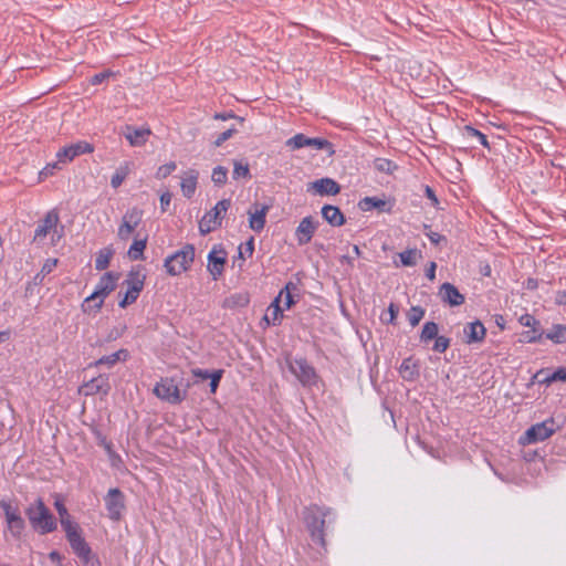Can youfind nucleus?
<instances>
[{"label": "nucleus", "instance_id": "27", "mask_svg": "<svg viewBox=\"0 0 566 566\" xmlns=\"http://www.w3.org/2000/svg\"><path fill=\"white\" fill-rule=\"evenodd\" d=\"M322 216L333 227H340L345 223V217L336 206L325 205L322 208Z\"/></svg>", "mask_w": 566, "mask_h": 566}, {"label": "nucleus", "instance_id": "8", "mask_svg": "<svg viewBox=\"0 0 566 566\" xmlns=\"http://www.w3.org/2000/svg\"><path fill=\"white\" fill-rule=\"evenodd\" d=\"M556 431L554 419H547L543 422L533 424L528 428L524 436L521 437L522 444H531L539 441H544L549 438Z\"/></svg>", "mask_w": 566, "mask_h": 566}, {"label": "nucleus", "instance_id": "37", "mask_svg": "<svg viewBox=\"0 0 566 566\" xmlns=\"http://www.w3.org/2000/svg\"><path fill=\"white\" fill-rule=\"evenodd\" d=\"M374 168L379 172L391 175L397 169V165L386 158H376L374 160Z\"/></svg>", "mask_w": 566, "mask_h": 566}, {"label": "nucleus", "instance_id": "46", "mask_svg": "<svg viewBox=\"0 0 566 566\" xmlns=\"http://www.w3.org/2000/svg\"><path fill=\"white\" fill-rule=\"evenodd\" d=\"M227 168L222 166H217L212 171L211 179L217 186H222L227 182Z\"/></svg>", "mask_w": 566, "mask_h": 566}, {"label": "nucleus", "instance_id": "9", "mask_svg": "<svg viewBox=\"0 0 566 566\" xmlns=\"http://www.w3.org/2000/svg\"><path fill=\"white\" fill-rule=\"evenodd\" d=\"M285 145L291 150L301 149L303 147H313L315 149H324L328 153V155H333L335 153L332 143H329L327 139L311 138L304 134H296L295 136L289 138Z\"/></svg>", "mask_w": 566, "mask_h": 566}, {"label": "nucleus", "instance_id": "55", "mask_svg": "<svg viewBox=\"0 0 566 566\" xmlns=\"http://www.w3.org/2000/svg\"><path fill=\"white\" fill-rule=\"evenodd\" d=\"M81 562L84 564V566H101V562L96 556L92 554V552L88 553L87 556L82 557Z\"/></svg>", "mask_w": 566, "mask_h": 566}, {"label": "nucleus", "instance_id": "38", "mask_svg": "<svg viewBox=\"0 0 566 566\" xmlns=\"http://www.w3.org/2000/svg\"><path fill=\"white\" fill-rule=\"evenodd\" d=\"M60 522H61L62 528L64 530V532L66 534V538H70L73 535L75 536L81 533L78 524L75 523L74 521H72L71 516L65 517L64 520H61Z\"/></svg>", "mask_w": 566, "mask_h": 566}, {"label": "nucleus", "instance_id": "40", "mask_svg": "<svg viewBox=\"0 0 566 566\" xmlns=\"http://www.w3.org/2000/svg\"><path fill=\"white\" fill-rule=\"evenodd\" d=\"M253 251H254V245H253V239L252 238L245 243L244 247L243 245L239 247L238 256L241 260V262L239 263V268L240 269H242L244 260L247 258H251L252 256Z\"/></svg>", "mask_w": 566, "mask_h": 566}, {"label": "nucleus", "instance_id": "5", "mask_svg": "<svg viewBox=\"0 0 566 566\" xmlns=\"http://www.w3.org/2000/svg\"><path fill=\"white\" fill-rule=\"evenodd\" d=\"M59 214L54 210L49 211L45 217L38 224L33 241L35 243H43L48 235H51L52 244L61 239L62 232L57 230Z\"/></svg>", "mask_w": 566, "mask_h": 566}, {"label": "nucleus", "instance_id": "33", "mask_svg": "<svg viewBox=\"0 0 566 566\" xmlns=\"http://www.w3.org/2000/svg\"><path fill=\"white\" fill-rule=\"evenodd\" d=\"M147 239H136L128 250V256L136 261L142 260L144 256V250L146 249Z\"/></svg>", "mask_w": 566, "mask_h": 566}, {"label": "nucleus", "instance_id": "15", "mask_svg": "<svg viewBox=\"0 0 566 566\" xmlns=\"http://www.w3.org/2000/svg\"><path fill=\"white\" fill-rule=\"evenodd\" d=\"M123 135L132 147H142L148 142L151 130L148 127L126 125L123 128Z\"/></svg>", "mask_w": 566, "mask_h": 566}, {"label": "nucleus", "instance_id": "44", "mask_svg": "<svg viewBox=\"0 0 566 566\" xmlns=\"http://www.w3.org/2000/svg\"><path fill=\"white\" fill-rule=\"evenodd\" d=\"M232 177L234 179H239V178H248L250 177V169H249V165L248 164H244L242 161H234L233 163V172H232Z\"/></svg>", "mask_w": 566, "mask_h": 566}, {"label": "nucleus", "instance_id": "64", "mask_svg": "<svg viewBox=\"0 0 566 566\" xmlns=\"http://www.w3.org/2000/svg\"><path fill=\"white\" fill-rule=\"evenodd\" d=\"M555 303L558 305H566V290L556 292Z\"/></svg>", "mask_w": 566, "mask_h": 566}, {"label": "nucleus", "instance_id": "42", "mask_svg": "<svg viewBox=\"0 0 566 566\" xmlns=\"http://www.w3.org/2000/svg\"><path fill=\"white\" fill-rule=\"evenodd\" d=\"M539 381L545 384H551L553 381H566V367L556 369L553 374L541 378Z\"/></svg>", "mask_w": 566, "mask_h": 566}, {"label": "nucleus", "instance_id": "11", "mask_svg": "<svg viewBox=\"0 0 566 566\" xmlns=\"http://www.w3.org/2000/svg\"><path fill=\"white\" fill-rule=\"evenodd\" d=\"M105 506L108 517L113 521H119L125 510L123 492L117 488L109 489L105 496Z\"/></svg>", "mask_w": 566, "mask_h": 566}, {"label": "nucleus", "instance_id": "50", "mask_svg": "<svg viewBox=\"0 0 566 566\" xmlns=\"http://www.w3.org/2000/svg\"><path fill=\"white\" fill-rule=\"evenodd\" d=\"M222 375H223V370L222 369H218V370H214L212 373V376L209 378L210 379V392L211 394H214L218 389V386H219V382L222 378Z\"/></svg>", "mask_w": 566, "mask_h": 566}, {"label": "nucleus", "instance_id": "10", "mask_svg": "<svg viewBox=\"0 0 566 566\" xmlns=\"http://www.w3.org/2000/svg\"><path fill=\"white\" fill-rule=\"evenodd\" d=\"M153 391L159 399L170 403H180L185 399V394H181L172 378H163Z\"/></svg>", "mask_w": 566, "mask_h": 566}, {"label": "nucleus", "instance_id": "62", "mask_svg": "<svg viewBox=\"0 0 566 566\" xmlns=\"http://www.w3.org/2000/svg\"><path fill=\"white\" fill-rule=\"evenodd\" d=\"M424 192H426V196L428 197V199H430V200H431L432 205H433L434 207H437V206H438V203H439V200H438V198H437V196H436L434 191L432 190V188H431V187H429V186H426Z\"/></svg>", "mask_w": 566, "mask_h": 566}, {"label": "nucleus", "instance_id": "49", "mask_svg": "<svg viewBox=\"0 0 566 566\" xmlns=\"http://www.w3.org/2000/svg\"><path fill=\"white\" fill-rule=\"evenodd\" d=\"M433 345V350L444 353L450 346V339L444 336H437Z\"/></svg>", "mask_w": 566, "mask_h": 566}, {"label": "nucleus", "instance_id": "39", "mask_svg": "<svg viewBox=\"0 0 566 566\" xmlns=\"http://www.w3.org/2000/svg\"><path fill=\"white\" fill-rule=\"evenodd\" d=\"M463 135L468 138L475 137L476 139H479L481 145H483L486 148H490L486 136L483 133H481L480 130L475 129L474 127L469 126V125L464 126Z\"/></svg>", "mask_w": 566, "mask_h": 566}, {"label": "nucleus", "instance_id": "4", "mask_svg": "<svg viewBox=\"0 0 566 566\" xmlns=\"http://www.w3.org/2000/svg\"><path fill=\"white\" fill-rule=\"evenodd\" d=\"M145 279L146 276L140 270H132L128 273L127 277L123 282V285L126 286V292L118 302V305L122 308H125L126 306L136 302L144 289Z\"/></svg>", "mask_w": 566, "mask_h": 566}, {"label": "nucleus", "instance_id": "14", "mask_svg": "<svg viewBox=\"0 0 566 566\" xmlns=\"http://www.w3.org/2000/svg\"><path fill=\"white\" fill-rule=\"evenodd\" d=\"M0 507L4 512L8 528L11 534L15 537L20 536L24 528V521L21 517L19 510L17 507H12L10 503L4 501L0 502Z\"/></svg>", "mask_w": 566, "mask_h": 566}, {"label": "nucleus", "instance_id": "18", "mask_svg": "<svg viewBox=\"0 0 566 566\" xmlns=\"http://www.w3.org/2000/svg\"><path fill=\"white\" fill-rule=\"evenodd\" d=\"M119 275L113 272L105 273L95 286L92 293L93 297L105 300L116 287V281Z\"/></svg>", "mask_w": 566, "mask_h": 566}, {"label": "nucleus", "instance_id": "12", "mask_svg": "<svg viewBox=\"0 0 566 566\" xmlns=\"http://www.w3.org/2000/svg\"><path fill=\"white\" fill-rule=\"evenodd\" d=\"M94 151V146L87 142L81 140L75 144L65 146L56 153L59 163L67 164L74 160L77 156L83 154H91Z\"/></svg>", "mask_w": 566, "mask_h": 566}, {"label": "nucleus", "instance_id": "7", "mask_svg": "<svg viewBox=\"0 0 566 566\" xmlns=\"http://www.w3.org/2000/svg\"><path fill=\"white\" fill-rule=\"evenodd\" d=\"M289 369L298 379L303 386H314L318 381V376L313 366L306 359L295 358L287 360Z\"/></svg>", "mask_w": 566, "mask_h": 566}, {"label": "nucleus", "instance_id": "28", "mask_svg": "<svg viewBox=\"0 0 566 566\" xmlns=\"http://www.w3.org/2000/svg\"><path fill=\"white\" fill-rule=\"evenodd\" d=\"M400 376L408 381H413L419 377V364L412 357L402 360L399 367Z\"/></svg>", "mask_w": 566, "mask_h": 566}, {"label": "nucleus", "instance_id": "25", "mask_svg": "<svg viewBox=\"0 0 566 566\" xmlns=\"http://www.w3.org/2000/svg\"><path fill=\"white\" fill-rule=\"evenodd\" d=\"M250 294L248 292H235L223 300L222 306L229 310H237L248 306Z\"/></svg>", "mask_w": 566, "mask_h": 566}, {"label": "nucleus", "instance_id": "61", "mask_svg": "<svg viewBox=\"0 0 566 566\" xmlns=\"http://www.w3.org/2000/svg\"><path fill=\"white\" fill-rule=\"evenodd\" d=\"M171 201V193L169 191H166L161 193L160 196V206L163 211H166L167 207L169 206Z\"/></svg>", "mask_w": 566, "mask_h": 566}, {"label": "nucleus", "instance_id": "30", "mask_svg": "<svg viewBox=\"0 0 566 566\" xmlns=\"http://www.w3.org/2000/svg\"><path fill=\"white\" fill-rule=\"evenodd\" d=\"M127 358H128L127 349H119L111 355L101 357L99 359L90 364V367L92 368V367H98V366L105 365L108 368H112L118 361H120V360L125 361Z\"/></svg>", "mask_w": 566, "mask_h": 566}, {"label": "nucleus", "instance_id": "51", "mask_svg": "<svg viewBox=\"0 0 566 566\" xmlns=\"http://www.w3.org/2000/svg\"><path fill=\"white\" fill-rule=\"evenodd\" d=\"M235 133L234 128H229L226 132L221 133L217 139L214 140V146L220 147L226 140L231 138L233 134Z\"/></svg>", "mask_w": 566, "mask_h": 566}, {"label": "nucleus", "instance_id": "60", "mask_svg": "<svg viewBox=\"0 0 566 566\" xmlns=\"http://www.w3.org/2000/svg\"><path fill=\"white\" fill-rule=\"evenodd\" d=\"M388 313H389V319H388V322H389L390 324H394V323H395V319H396V317H397V315H398V313H399V308H398V306H397L396 304H394V303H390V305H389V307H388Z\"/></svg>", "mask_w": 566, "mask_h": 566}, {"label": "nucleus", "instance_id": "36", "mask_svg": "<svg viewBox=\"0 0 566 566\" xmlns=\"http://www.w3.org/2000/svg\"><path fill=\"white\" fill-rule=\"evenodd\" d=\"M296 290L294 283H287L285 287L279 293L276 297H281V302L284 303L285 308H290L294 304L293 291Z\"/></svg>", "mask_w": 566, "mask_h": 566}, {"label": "nucleus", "instance_id": "53", "mask_svg": "<svg viewBox=\"0 0 566 566\" xmlns=\"http://www.w3.org/2000/svg\"><path fill=\"white\" fill-rule=\"evenodd\" d=\"M54 506L59 513V516H60V521L61 520H64L65 517H70L71 515L69 514V511L65 507L64 503L60 500V499H56L55 502H54Z\"/></svg>", "mask_w": 566, "mask_h": 566}, {"label": "nucleus", "instance_id": "58", "mask_svg": "<svg viewBox=\"0 0 566 566\" xmlns=\"http://www.w3.org/2000/svg\"><path fill=\"white\" fill-rule=\"evenodd\" d=\"M111 72L108 71H105V72H101L98 74H95L92 78H91V84L93 85H98L101 83H103L106 78H108L111 76Z\"/></svg>", "mask_w": 566, "mask_h": 566}, {"label": "nucleus", "instance_id": "56", "mask_svg": "<svg viewBox=\"0 0 566 566\" xmlns=\"http://www.w3.org/2000/svg\"><path fill=\"white\" fill-rule=\"evenodd\" d=\"M57 163L54 164H48L41 171H40V178H46L49 176H52L54 174V170L59 168Z\"/></svg>", "mask_w": 566, "mask_h": 566}, {"label": "nucleus", "instance_id": "59", "mask_svg": "<svg viewBox=\"0 0 566 566\" xmlns=\"http://www.w3.org/2000/svg\"><path fill=\"white\" fill-rule=\"evenodd\" d=\"M191 374L195 377H198V378H201V379H209L212 376V373H210L209 370H203V369H200V368L192 369Z\"/></svg>", "mask_w": 566, "mask_h": 566}, {"label": "nucleus", "instance_id": "1", "mask_svg": "<svg viewBox=\"0 0 566 566\" xmlns=\"http://www.w3.org/2000/svg\"><path fill=\"white\" fill-rule=\"evenodd\" d=\"M303 515L312 541L325 548V524L326 522L332 523L335 521V514L332 509L313 504L305 507Z\"/></svg>", "mask_w": 566, "mask_h": 566}, {"label": "nucleus", "instance_id": "19", "mask_svg": "<svg viewBox=\"0 0 566 566\" xmlns=\"http://www.w3.org/2000/svg\"><path fill=\"white\" fill-rule=\"evenodd\" d=\"M307 190H313L319 196H335L339 193L340 186L334 179L326 177L311 182Z\"/></svg>", "mask_w": 566, "mask_h": 566}, {"label": "nucleus", "instance_id": "63", "mask_svg": "<svg viewBox=\"0 0 566 566\" xmlns=\"http://www.w3.org/2000/svg\"><path fill=\"white\" fill-rule=\"evenodd\" d=\"M427 235L433 244H439L441 241L446 240L443 235L433 231L429 232Z\"/></svg>", "mask_w": 566, "mask_h": 566}, {"label": "nucleus", "instance_id": "52", "mask_svg": "<svg viewBox=\"0 0 566 566\" xmlns=\"http://www.w3.org/2000/svg\"><path fill=\"white\" fill-rule=\"evenodd\" d=\"M520 323L523 326L532 327L534 328L536 325H538V321L533 315L524 314L520 317Z\"/></svg>", "mask_w": 566, "mask_h": 566}, {"label": "nucleus", "instance_id": "35", "mask_svg": "<svg viewBox=\"0 0 566 566\" xmlns=\"http://www.w3.org/2000/svg\"><path fill=\"white\" fill-rule=\"evenodd\" d=\"M112 256L113 250L111 248L99 250L95 259V269L98 271L105 270L109 265Z\"/></svg>", "mask_w": 566, "mask_h": 566}, {"label": "nucleus", "instance_id": "41", "mask_svg": "<svg viewBox=\"0 0 566 566\" xmlns=\"http://www.w3.org/2000/svg\"><path fill=\"white\" fill-rule=\"evenodd\" d=\"M127 175H128L127 165L120 166L119 168H117V170L115 171V174L112 176V179H111L112 187L115 189L118 188L123 184V181L125 180Z\"/></svg>", "mask_w": 566, "mask_h": 566}, {"label": "nucleus", "instance_id": "34", "mask_svg": "<svg viewBox=\"0 0 566 566\" xmlns=\"http://www.w3.org/2000/svg\"><path fill=\"white\" fill-rule=\"evenodd\" d=\"M439 327L438 324L434 322H427L424 323L421 334H420V340L422 343H429L430 340L434 339L438 336Z\"/></svg>", "mask_w": 566, "mask_h": 566}, {"label": "nucleus", "instance_id": "43", "mask_svg": "<svg viewBox=\"0 0 566 566\" xmlns=\"http://www.w3.org/2000/svg\"><path fill=\"white\" fill-rule=\"evenodd\" d=\"M424 316V310L420 306H412L407 314L411 326H417Z\"/></svg>", "mask_w": 566, "mask_h": 566}, {"label": "nucleus", "instance_id": "17", "mask_svg": "<svg viewBox=\"0 0 566 566\" xmlns=\"http://www.w3.org/2000/svg\"><path fill=\"white\" fill-rule=\"evenodd\" d=\"M226 264V252L220 247L214 245L208 254V271L213 280H217L223 272Z\"/></svg>", "mask_w": 566, "mask_h": 566}, {"label": "nucleus", "instance_id": "48", "mask_svg": "<svg viewBox=\"0 0 566 566\" xmlns=\"http://www.w3.org/2000/svg\"><path fill=\"white\" fill-rule=\"evenodd\" d=\"M176 169V164L174 161L167 163L160 167H158L156 171V178L157 179H165L167 178L174 170Z\"/></svg>", "mask_w": 566, "mask_h": 566}, {"label": "nucleus", "instance_id": "16", "mask_svg": "<svg viewBox=\"0 0 566 566\" xmlns=\"http://www.w3.org/2000/svg\"><path fill=\"white\" fill-rule=\"evenodd\" d=\"M317 227L318 221H316L313 217L308 216L303 218L295 230V238L297 243L300 245L307 244L312 240Z\"/></svg>", "mask_w": 566, "mask_h": 566}, {"label": "nucleus", "instance_id": "45", "mask_svg": "<svg viewBox=\"0 0 566 566\" xmlns=\"http://www.w3.org/2000/svg\"><path fill=\"white\" fill-rule=\"evenodd\" d=\"M546 338L551 339L555 344H562V343L566 342V334L562 329H558V324H556L546 334Z\"/></svg>", "mask_w": 566, "mask_h": 566}, {"label": "nucleus", "instance_id": "24", "mask_svg": "<svg viewBox=\"0 0 566 566\" xmlns=\"http://www.w3.org/2000/svg\"><path fill=\"white\" fill-rule=\"evenodd\" d=\"M358 207L361 211H371L377 209L378 211H391V205L378 197H365L358 202Z\"/></svg>", "mask_w": 566, "mask_h": 566}, {"label": "nucleus", "instance_id": "26", "mask_svg": "<svg viewBox=\"0 0 566 566\" xmlns=\"http://www.w3.org/2000/svg\"><path fill=\"white\" fill-rule=\"evenodd\" d=\"M198 171L190 169L185 172V176L181 178L180 187L182 195L186 198H191L197 189L198 181Z\"/></svg>", "mask_w": 566, "mask_h": 566}, {"label": "nucleus", "instance_id": "29", "mask_svg": "<svg viewBox=\"0 0 566 566\" xmlns=\"http://www.w3.org/2000/svg\"><path fill=\"white\" fill-rule=\"evenodd\" d=\"M281 297H275L266 308L263 319L268 325H277L283 317V308L281 307Z\"/></svg>", "mask_w": 566, "mask_h": 566}, {"label": "nucleus", "instance_id": "6", "mask_svg": "<svg viewBox=\"0 0 566 566\" xmlns=\"http://www.w3.org/2000/svg\"><path fill=\"white\" fill-rule=\"evenodd\" d=\"M230 206V199H222L210 211H208L199 221L200 233L207 234L220 227L221 220Z\"/></svg>", "mask_w": 566, "mask_h": 566}, {"label": "nucleus", "instance_id": "20", "mask_svg": "<svg viewBox=\"0 0 566 566\" xmlns=\"http://www.w3.org/2000/svg\"><path fill=\"white\" fill-rule=\"evenodd\" d=\"M270 207L266 205H254L253 208L248 210L249 214V227L255 231L260 232L263 230L265 226V218L268 214Z\"/></svg>", "mask_w": 566, "mask_h": 566}, {"label": "nucleus", "instance_id": "57", "mask_svg": "<svg viewBox=\"0 0 566 566\" xmlns=\"http://www.w3.org/2000/svg\"><path fill=\"white\" fill-rule=\"evenodd\" d=\"M542 333H538L536 327H534L531 332H526L524 334V337L526 339V342L528 343H535V342H539L541 338H542Z\"/></svg>", "mask_w": 566, "mask_h": 566}, {"label": "nucleus", "instance_id": "31", "mask_svg": "<svg viewBox=\"0 0 566 566\" xmlns=\"http://www.w3.org/2000/svg\"><path fill=\"white\" fill-rule=\"evenodd\" d=\"M67 541L73 552L77 555L80 559L84 556H87V554L92 552L91 547L82 537L81 533L75 536L73 535L72 537L67 538Z\"/></svg>", "mask_w": 566, "mask_h": 566}, {"label": "nucleus", "instance_id": "3", "mask_svg": "<svg viewBox=\"0 0 566 566\" xmlns=\"http://www.w3.org/2000/svg\"><path fill=\"white\" fill-rule=\"evenodd\" d=\"M195 261V247L185 244L180 250L165 259L164 266L171 276L180 275L187 272Z\"/></svg>", "mask_w": 566, "mask_h": 566}, {"label": "nucleus", "instance_id": "54", "mask_svg": "<svg viewBox=\"0 0 566 566\" xmlns=\"http://www.w3.org/2000/svg\"><path fill=\"white\" fill-rule=\"evenodd\" d=\"M56 265H57V259H48L44 262V264L42 265V269H41L42 275L50 274L55 269Z\"/></svg>", "mask_w": 566, "mask_h": 566}, {"label": "nucleus", "instance_id": "23", "mask_svg": "<svg viewBox=\"0 0 566 566\" xmlns=\"http://www.w3.org/2000/svg\"><path fill=\"white\" fill-rule=\"evenodd\" d=\"M465 343H479L485 337L486 329L480 321L469 323L463 329Z\"/></svg>", "mask_w": 566, "mask_h": 566}, {"label": "nucleus", "instance_id": "2", "mask_svg": "<svg viewBox=\"0 0 566 566\" xmlns=\"http://www.w3.org/2000/svg\"><path fill=\"white\" fill-rule=\"evenodd\" d=\"M25 514L32 527L41 534L51 533L56 530V521L42 499H38L30 505Z\"/></svg>", "mask_w": 566, "mask_h": 566}, {"label": "nucleus", "instance_id": "47", "mask_svg": "<svg viewBox=\"0 0 566 566\" xmlns=\"http://www.w3.org/2000/svg\"><path fill=\"white\" fill-rule=\"evenodd\" d=\"M400 261L406 266H412L417 261V250L410 249L399 253Z\"/></svg>", "mask_w": 566, "mask_h": 566}, {"label": "nucleus", "instance_id": "22", "mask_svg": "<svg viewBox=\"0 0 566 566\" xmlns=\"http://www.w3.org/2000/svg\"><path fill=\"white\" fill-rule=\"evenodd\" d=\"M440 298L450 306H459L464 303V295L451 283H443L439 291Z\"/></svg>", "mask_w": 566, "mask_h": 566}, {"label": "nucleus", "instance_id": "21", "mask_svg": "<svg viewBox=\"0 0 566 566\" xmlns=\"http://www.w3.org/2000/svg\"><path fill=\"white\" fill-rule=\"evenodd\" d=\"M83 389L86 396H93L97 394L106 396L111 390L108 376L98 375L97 377H94L93 379L84 384Z\"/></svg>", "mask_w": 566, "mask_h": 566}, {"label": "nucleus", "instance_id": "13", "mask_svg": "<svg viewBox=\"0 0 566 566\" xmlns=\"http://www.w3.org/2000/svg\"><path fill=\"white\" fill-rule=\"evenodd\" d=\"M142 218H143L142 210H139L137 208H133V209L128 210L124 214V217L122 219V224L118 228V233H117L118 238L124 241L128 240L132 232L140 223Z\"/></svg>", "mask_w": 566, "mask_h": 566}, {"label": "nucleus", "instance_id": "32", "mask_svg": "<svg viewBox=\"0 0 566 566\" xmlns=\"http://www.w3.org/2000/svg\"><path fill=\"white\" fill-rule=\"evenodd\" d=\"M104 304V301L98 297H93L91 294L82 303V311L87 314H96L99 312Z\"/></svg>", "mask_w": 566, "mask_h": 566}]
</instances>
